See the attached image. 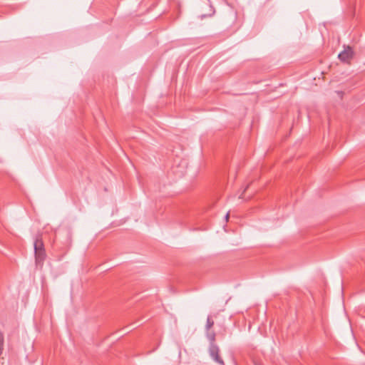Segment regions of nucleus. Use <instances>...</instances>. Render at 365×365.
Returning <instances> with one entry per match:
<instances>
[{
    "label": "nucleus",
    "mask_w": 365,
    "mask_h": 365,
    "mask_svg": "<svg viewBox=\"0 0 365 365\" xmlns=\"http://www.w3.org/2000/svg\"><path fill=\"white\" fill-rule=\"evenodd\" d=\"M214 324L215 322L212 317L210 315L207 316L205 324V334L207 339L210 342H213L216 340H222L227 334V329L225 326H219L217 331H215L212 329Z\"/></svg>",
    "instance_id": "1"
},
{
    "label": "nucleus",
    "mask_w": 365,
    "mask_h": 365,
    "mask_svg": "<svg viewBox=\"0 0 365 365\" xmlns=\"http://www.w3.org/2000/svg\"><path fill=\"white\" fill-rule=\"evenodd\" d=\"M229 217H230V214H229V212H227V213L226 214L225 217V218L226 221H227V220H228Z\"/></svg>",
    "instance_id": "6"
},
{
    "label": "nucleus",
    "mask_w": 365,
    "mask_h": 365,
    "mask_svg": "<svg viewBox=\"0 0 365 365\" xmlns=\"http://www.w3.org/2000/svg\"><path fill=\"white\" fill-rule=\"evenodd\" d=\"M354 55L352 48L349 46H344V50L339 55V59L344 63H349Z\"/></svg>",
    "instance_id": "3"
},
{
    "label": "nucleus",
    "mask_w": 365,
    "mask_h": 365,
    "mask_svg": "<svg viewBox=\"0 0 365 365\" xmlns=\"http://www.w3.org/2000/svg\"><path fill=\"white\" fill-rule=\"evenodd\" d=\"M248 186H247L245 189H244V191L243 192H245L246 191V190L247 189Z\"/></svg>",
    "instance_id": "7"
},
{
    "label": "nucleus",
    "mask_w": 365,
    "mask_h": 365,
    "mask_svg": "<svg viewBox=\"0 0 365 365\" xmlns=\"http://www.w3.org/2000/svg\"><path fill=\"white\" fill-rule=\"evenodd\" d=\"M211 358L218 364L225 365L224 361L220 354V349L215 344H211L209 348Z\"/></svg>",
    "instance_id": "4"
},
{
    "label": "nucleus",
    "mask_w": 365,
    "mask_h": 365,
    "mask_svg": "<svg viewBox=\"0 0 365 365\" xmlns=\"http://www.w3.org/2000/svg\"><path fill=\"white\" fill-rule=\"evenodd\" d=\"M34 248L36 266L41 269L43 264V261L46 257L41 235L38 234L36 236L34 242Z\"/></svg>",
    "instance_id": "2"
},
{
    "label": "nucleus",
    "mask_w": 365,
    "mask_h": 365,
    "mask_svg": "<svg viewBox=\"0 0 365 365\" xmlns=\"http://www.w3.org/2000/svg\"><path fill=\"white\" fill-rule=\"evenodd\" d=\"M4 336L2 331H0V342H4Z\"/></svg>",
    "instance_id": "5"
}]
</instances>
